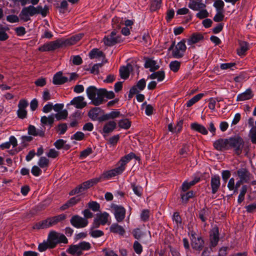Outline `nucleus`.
Returning a JSON list of instances; mask_svg holds the SVG:
<instances>
[{
	"label": "nucleus",
	"mask_w": 256,
	"mask_h": 256,
	"mask_svg": "<svg viewBox=\"0 0 256 256\" xmlns=\"http://www.w3.org/2000/svg\"><path fill=\"white\" fill-rule=\"evenodd\" d=\"M224 12H216V14H215L213 18V20L215 22H218L222 21L224 18Z\"/></svg>",
	"instance_id": "obj_61"
},
{
	"label": "nucleus",
	"mask_w": 256,
	"mask_h": 256,
	"mask_svg": "<svg viewBox=\"0 0 256 256\" xmlns=\"http://www.w3.org/2000/svg\"><path fill=\"white\" fill-rule=\"evenodd\" d=\"M203 39L204 36L202 34L198 32L194 33L188 40V44L192 45L193 44L198 42L200 40Z\"/></svg>",
	"instance_id": "obj_29"
},
{
	"label": "nucleus",
	"mask_w": 256,
	"mask_h": 256,
	"mask_svg": "<svg viewBox=\"0 0 256 256\" xmlns=\"http://www.w3.org/2000/svg\"><path fill=\"white\" fill-rule=\"evenodd\" d=\"M92 152V148L90 147H88L86 149L80 152V159L85 158Z\"/></svg>",
	"instance_id": "obj_54"
},
{
	"label": "nucleus",
	"mask_w": 256,
	"mask_h": 256,
	"mask_svg": "<svg viewBox=\"0 0 256 256\" xmlns=\"http://www.w3.org/2000/svg\"><path fill=\"white\" fill-rule=\"evenodd\" d=\"M66 218V215L64 214L48 217L45 220L34 224L32 228L36 230L46 229L64 220Z\"/></svg>",
	"instance_id": "obj_1"
},
{
	"label": "nucleus",
	"mask_w": 256,
	"mask_h": 256,
	"mask_svg": "<svg viewBox=\"0 0 256 256\" xmlns=\"http://www.w3.org/2000/svg\"><path fill=\"white\" fill-rule=\"evenodd\" d=\"M54 118H56L58 120H65L66 118L68 112L66 110L58 112L57 114H52Z\"/></svg>",
	"instance_id": "obj_46"
},
{
	"label": "nucleus",
	"mask_w": 256,
	"mask_h": 256,
	"mask_svg": "<svg viewBox=\"0 0 256 256\" xmlns=\"http://www.w3.org/2000/svg\"><path fill=\"white\" fill-rule=\"evenodd\" d=\"M189 234L190 235L192 248L199 252L202 250L204 244V241L202 236L198 234L194 230L191 231Z\"/></svg>",
	"instance_id": "obj_5"
},
{
	"label": "nucleus",
	"mask_w": 256,
	"mask_h": 256,
	"mask_svg": "<svg viewBox=\"0 0 256 256\" xmlns=\"http://www.w3.org/2000/svg\"><path fill=\"white\" fill-rule=\"evenodd\" d=\"M116 128V123L114 120H110L104 126L102 133L104 134L103 136L106 140V134L112 132Z\"/></svg>",
	"instance_id": "obj_17"
},
{
	"label": "nucleus",
	"mask_w": 256,
	"mask_h": 256,
	"mask_svg": "<svg viewBox=\"0 0 256 256\" xmlns=\"http://www.w3.org/2000/svg\"><path fill=\"white\" fill-rule=\"evenodd\" d=\"M68 79L67 77L62 76L61 71L57 72L53 76L52 83L55 85H62L68 82Z\"/></svg>",
	"instance_id": "obj_18"
},
{
	"label": "nucleus",
	"mask_w": 256,
	"mask_h": 256,
	"mask_svg": "<svg viewBox=\"0 0 256 256\" xmlns=\"http://www.w3.org/2000/svg\"><path fill=\"white\" fill-rule=\"evenodd\" d=\"M123 42V38L120 34H116V32L114 30L110 34L108 35L104 38V42L105 45L112 46L116 44L121 43Z\"/></svg>",
	"instance_id": "obj_6"
},
{
	"label": "nucleus",
	"mask_w": 256,
	"mask_h": 256,
	"mask_svg": "<svg viewBox=\"0 0 256 256\" xmlns=\"http://www.w3.org/2000/svg\"><path fill=\"white\" fill-rule=\"evenodd\" d=\"M137 88H138L139 90L142 91L143 90L146 86V81L144 78H142L139 80L136 85Z\"/></svg>",
	"instance_id": "obj_62"
},
{
	"label": "nucleus",
	"mask_w": 256,
	"mask_h": 256,
	"mask_svg": "<svg viewBox=\"0 0 256 256\" xmlns=\"http://www.w3.org/2000/svg\"><path fill=\"white\" fill-rule=\"evenodd\" d=\"M70 223L74 227L76 228H81L86 227L88 224V221L86 218L76 214L71 218Z\"/></svg>",
	"instance_id": "obj_9"
},
{
	"label": "nucleus",
	"mask_w": 256,
	"mask_h": 256,
	"mask_svg": "<svg viewBox=\"0 0 256 256\" xmlns=\"http://www.w3.org/2000/svg\"><path fill=\"white\" fill-rule=\"evenodd\" d=\"M87 207L88 209L94 212L100 211V204L96 201L90 200L87 204Z\"/></svg>",
	"instance_id": "obj_41"
},
{
	"label": "nucleus",
	"mask_w": 256,
	"mask_h": 256,
	"mask_svg": "<svg viewBox=\"0 0 256 256\" xmlns=\"http://www.w3.org/2000/svg\"><path fill=\"white\" fill-rule=\"evenodd\" d=\"M100 112H104V110L99 107H94L88 112V116L93 120H98Z\"/></svg>",
	"instance_id": "obj_28"
},
{
	"label": "nucleus",
	"mask_w": 256,
	"mask_h": 256,
	"mask_svg": "<svg viewBox=\"0 0 256 256\" xmlns=\"http://www.w3.org/2000/svg\"><path fill=\"white\" fill-rule=\"evenodd\" d=\"M47 242L50 249L54 248L58 244L68 243V240L64 234H60L54 230H52L49 232Z\"/></svg>",
	"instance_id": "obj_2"
},
{
	"label": "nucleus",
	"mask_w": 256,
	"mask_h": 256,
	"mask_svg": "<svg viewBox=\"0 0 256 256\" xmlns=\"http://www.w3.org/2000/svg\"><path fill=\"white\" fill-rule=\"evenodd\" d=\"M129 66L132 67V66L128 64L127 66H123L120 68V76L124 80L127 79L130 76Z\"/></svg>",
	"instance_id": "obj_39"
},
{
	"label": "nucleus",
	"mask_w": 256,
	"mask_h": 256,
	"mask_svg": "<svg viewBox=\"0 0 256 256\" xmlns=\"http://www.w3.org/2000/svg\"><path fill=\"white\" fill-rule=\"evenodd\" d=\"M6 28L4 27L0 28V40L5 41L7 40L9 36L6 32Z\"/></svg>",
	"instance_id": "obj_57"
},
{
	"label": "nucleus",
	"mask_w": 256,
	"mask_h": 256,
	"mask_svg": "<svg viewBox=\"0 0 256 256\" xmlns=\"http://www.w3.org/2000/svg\"><path fill=\"white\" fill-rule=\"evenodd\" d=\"M110 230L111 232L118 234L120 236H124L126 232L125 230L118 223H113L110 227Z\"/></svg>",
	"instance_id": "obj_22"
},
{
	"label": "nucleus",
	"mask_w": 256,
	"mask_h": 256,
	"mask_svg": "<svg viewBox=\"0 0 256 256\" xmlns=\"http://www.w3.org/2000/svg\"><path fill=\"white\" fill-rule=\"evenodd\" d=\"M210 246L216 247L220 240L219 230L218 226H216L212 228L210 234Z\"/></svg>",
	"instance_id": "obj_12"
},
{
	"label": "nucleus",
	"mask_w": 256,
	"mask_h": 256,
	"mask_svg": "<svg viewBox=\"0 0 256 256\" xmlns=\"http://www.w3.org/2000/svg\"><path fill=\"white\" fill-rule=\"evenodd\" d=\"M252 90L250 88H248L244 92L239 94L237 96L236 101L240 102L248 100L252 98Z\"/></svg>",
	"instance_id": "obj_25"
},
{
	"label": "nucleus",
	"mask_w": 256,
	"mask_h": 256,
	"mask_svg": "<svg viewBox=\"0 0 256 256\" xmlns=\"http://www.w3.org/2000/svg\"><path fill=\"white\" fill-rule=\"evenodd\" d=\"M190 146L188 144H184L180 150V154L182 158H186L189 155L190 152Z\"/></svg>",
	"instance_id": "obj_40"
},
{
	"label": "nucleus",
	"mask_w": 256,
	"mask_h": 256,
	"mask_svg": "<svg viewBox=\"0 0 256 256\" xmlns=\"http://www.w3.org/2000/svg\"><path fill=\"white\" fill-rule=\"evenodd\" d=\"M204 94L202 93L198 94L194 96L193 98L187 101L184 104L186 107L190 108L198 102L203 96Z\"/></svg>",
	"instance_id": "obj_36"
},
{
	"label": "nucleus",
	"mask_w": 256,
	"mask_h": 256,
	"mask_svg": "<svg viewBox=\"0 0 256 256\" xmlns=\"http://www.w3.org/2000/svg\"><path fill=\"white\" fill-rule=\"evenodd\" d=\"M86 93L88 98L90 100L91 102L95 106H98L100 104H96V100L98 99L99 89L97 88L95 86H89L86 89Z\"/></svg>",
	"instance_id": "obj_10"
},
{
	"label": "nucleus",
	"mask_w": 256,
	"mask_h": 256,
	"mask_svg": "<svg viewBox=\"0 0 256 256\" xmlns=\"http://www.w3.org/2000/svg\"><path fill=\"white\" fill-rule=\"evenodd\" d=\"M164 72L161 70L156 72H154L153 73L148 76V78L152 80L157 78L158 82H162L164 80Z\"/></svg>",
	"instance_id": "obj_35"
},
{
	"label": "nucleus",
	"mask_w": 256,
	"mask_h": 256,
	"mask_svg": "<svg viewBox=\"0 0 256 256\" xmlns=\"http://www.w3.org/2000/svg\"><path fill=\"white\" fill-rule=\"evenodd\" d=\"M110 218V215L106 212L97 213L90 226V230H92L98 228L101 225H106L108 221V218Z\"/></svg>",
	"instance_id": "obj_4"
},
{
	"label": "nucleus",
	"mask_w": 256,
	"mask_h": 256,
	"mask_svg": "<svg viewBox=\"0 0 256 256\" xmlns=\"http://www.w3.org/2000/svg\"><path fill=\"white\" fill-rule=\"evenodd\" d=\"M90 234L94 238H100L104 235V232L101 230H91L90 229Z\"/></svg>",
	"instance_id": "obj_53"
},
{
	"label": "nucleus",
	"mask_w": 256,
	"mask_h": 256,
	"mask_svg": "<svg viewBox=\"0 0 256 256\" xmlns=\"http://www.w3.org/2000/svg\"><path fill=\"white\" fill-rule=\"evenodd\" d=\"M35 10L34 11V16L38 14H40L42 17H46L49 12L48 7L45 5L43 8L41 6H38L34 7Z\"/></svg>",
	"instance_id": "obj_31"
},
{
	"label": "nucleus",
	"mask_w": 256,
	"mask_h": 256,
	"mask_svg": "<svg viewBox=\"0 0 256 256\" xmlns=\"http://www.w3.org/2000/svg\"><path fill=\"white\" fill-rule=\"evenodd\" d=\"M216 12H224V3L222 0H216L213 4Z\"/></svg>",
	"instance_id": "obj_42"
},
{
	"label": "nucleus",
	"mask_w": 256,
	"mask_h": 256,
	"mask_svg": "<svg viewBox=\"0 0 256 256\" xmlns=\"http://www.w3.org/2000/svg\"><path fill=\"white\" fill-rule=\"evenodd\" d=\"M236 172L240 180L246 183H248L250 180L252 174L246 168H239Z\"/></svg>",
	"instance_id": "obj_14"
},
{
	"label": "nucleus",
	"mask_w": 256,
	"mask_h": 256,
	"mask_svg": "<svg viewBox=\"0 0 256 256\" xmlns=\"http://www.w3.org/2000/svg\"><path fill=\"white\" fill-rule=\"evenodd\" d=\"M45 128L44 129L42 128H36L35 126L30 124L28 128V133L30 136H39L44 137L45 135Z\"/></svg>",
	"instance_id": "obj_15"
},
{
	"label": "nucleus",
	"mask_w": 256,
	"mask_h": 256,
	"mask_svg": "<svg viewBox=\"0 0 256 256\" xmlns=\"http://www.w3.org/2000/svg\"><path fill=\"white\" fill-rule=\"evenodd\" d=\"M118 126L125 130L128 129L131 126V122L128 118L120 120L118 122Z\"/></svg>",
	"instance_id": "obj_45"
},
{
	"label": "nucleus",
	"mask_w": 256,
	"mask_h": 256,
	"mask_svg": "<svg viewBox=\"0 0 256 256\" xmlns=\"http://www.w3.org/2000/svg\"><path fill=\"white\" fill-rule=\"evenodd\" d=\"M84 138V134L81 132H76L73 136H71V140H82Z\"/></svg>",
	"instance_id": "obj_60"
},
{
	"label": "nucleus",
	"mask_w": 256,
	"mask_h": 256,
	"mask_svg": "<svg viewBox=\"0 0 256 256\" xmlns=\"http://www.w3.org/2000/svg\"><path fill=\"white\" fill-rule=\"evenodd\" d=\"M195 196V193L193 190H190L185 192H180V196L182 204H186L190 198Z\"/></svg>",
	"instance_id": "obj_33"
},
{
	"label": "nucleus",
	"mask_w": 256,
	"mask_h": 256,
	"mask_svg": "<svg viewBox=\"0 0 256 256\" xmlns=\"http://www.w3.org/2000/svg\"><path fill=\"white\" fill-rule=\"evenodd\" d=\"M66 252L72 255L76 254L78 256H80L82 254V252L81 250H80L78 244H73L70 246L67 249Z\"/></svg>",
	"instance_id": "obj_37"
},
{
	"label": "nucleus",
	"mask_w": 256,
	"mask_h": 256,
	"mask_svg": "<svg viewBox=\"0 0 256 256\" xmlns=\"http://www.w3.org/2000/svg\"><path fill=\"white\" fill-rule=\"evenodd\" d=\"M54 122V118L52 114L48 116H42L40 118V122L43 126H49L50 128L52 126Z\"/></svg>",
	"instance_id": "obj_26"
},
{
	"label": "nucleus",
	"mask_w": 256,
	"mask_h": 256,
	"mask_svg": "<svg viewBox=\"0 0 256 256\" xmlns=\"http://www.w3.org/2000/svg\"><path fill=\"white\" fill-rule=\"evenodd\" d=\"M186 41L185 39H183L177 43V58H180L184 55L186 48Z\"/></svg>",
	"instance_id": "obj_23"
},
{
	"label": "nucleus",
	"mask_w": 256,
	"mask_h": 256,
	"mask_svg": "<svg viewBox=\"0 0 256 256\" xmlns=\"http://www.w3.org/2000/svg\"><path fill=\"white\" fill-rule=\"evenodd\" d=\"M98 96L99 100H96V104H100V105L107 101L106 100L104 99L105 98L107 99H112L115 97V94L112 90L108 91L106 88H99Z\"/></svg>",
	"instance_id": "obj_8"
},
{
	"label": "nucleus",
	"mask_w": 256,
	"mask_h": 256,
	"mask_svg": "<svg viewBox=\"0 0 256 256\" xmlns=\"http://www.w3.org/2000/svg\"><path fill=\"white\" fill-rule=\"evenodd\" d=\"M68 128V125L66 123H60L55 128L59 135L64 134L67 131Z\"/></svg>",
	"instance_id": "obj_43"
},
{
	"label": "nucleus",
	"mask_w": 256,
	"mask_h": 256,
	"mask_svg": "<svg viewBox=\"0 0 256 256\" xmlns=\"http://www.w3.org/2000/svg\"><path fill=\"white\" fill-rule=\"evenodd\" d=\"M199 10L200 12L196 14V16L198 18L202 20L208 16V12L206 9L203 8Z\"/></svg>",
	"instance_id": "obj_56"
},
{
	"label": "nucleus",
	"mask_w": 256,
	"mask_h": 256,
	"mask_svg": "<svg viewBox=\"0 0 256 256\" xmlns=\"http://www.w3.org/2000/svg\"><path fill=\"white\" fill-rule=\"evenodd\" d=\"M214 148L218 151L228 150V138H220L216 140L213 144Z\"/></svg>",
	"instance_id": "obj_13"
},
{
	"label": "nucleus",
	"mask_w": 256,
	"mask_h": 256,
	"mask_svg": "<svg viewBox=\"0 0 256 256\" xmlns=\"http://www.w3.org/2000/svg\"><path fill=\"white\" fill-rule=\"evenodd\" d=\"M38 164L40 168H47L49 165V160L44 156H42L40 158Z\"/></svg>",
	"instance_id": "obj_47"
},
{
	"label": "nucleus",
	"mask_w": 256,
	"mask_h": 256,
	"mask_svg": "<svg viewBox=\"0 0 256 256\" xmlns=\"http://www.w3.org/2000/svg\"><path fill=\"white\" fill-rule=\"evenodd\" d=\"M58 46V44L56 41H52L41 46L38 50L40 52L51 51L56 49Z\"/></svg>",
	"instance_id": "obj_20"
},
{
	"label": "nucleus",
	"mask_w": 256,
	"mask_h": 256,
	"mask_svg": "<svg viewBox=\"0 0 256 256\" xmlns=\"http://www.w3.org/2000/svg\"><path fill=\"white\" fill-rule=\"evenodd\" d=\"M132 234L134 238L140 240L144 234V233L140 228H136L132 230Z\"/></svg>",
	"instance_id": "obj_52"
},
{
	"label": "nucleus",
	"mask_w": 256,
	"mask_h": 256,
	"mask_svg": "<svg viewBox=\"0 0 256 256\" xmlns=\"http://www.w3.org/2000/svg\"><path fill=\"white\" fill-rule=\"evenodd\" d=\"M116 168L114 169L107 170L104 172L102 176L104 179L108 180L116 176L122 174Z\"/></svg>",
	"instance_id": "obj_34"
},
{
	"label": "nucleus",
	"mask_w": 256,
	"mask_h": 256,
	"mask_svg": "<svg viewBox=\"0 0 256 256\" xmlns=\"http://www.w3.org/2000/svg\"><path fill=\"white\" fill-rule=\"evenodd\" d=\"M190 128L192 130L198 132L204 135H206L208 134V131L206 128L197 122L191 124Z\"/></svg>",
	"instance_id": "obj_27"
},
{
	"label": "nucleus",
	"mask_w": 256,
	"mask_h": 256,
	"mask_svg": "<svg viewBox=\"0 0 256 256\" xmlns=\"http://www.w3.org/2000/svg\"><path fill=\"white\" fill-rule=\"evenodd\" d=\"M133 248L136 254H140L142 252V246L137 240L134 241L133 245Z\"/></svg>",
	"instance_id": "obj_55"
},
{
	"label": "nucleus",
	"mask_w": 256,
	"mask_h": 256,
	"mask_svg": "<svg viewBox=\"0 0 256 256\" xmlns=\"http://www.w3.org/2000/svg\"><path fill=\"white\" fill-rule=\"evenodd\" d=\"M220 185V178L219 175L214 174L212 176L210 180V186L212 188V193L215 194L219 189Z\"/></svg>",
	"instance_id": "obj_16"
},
{
	"label": "nucleus",
	"mask_w": 256,
	"mask_h": 256,
	"mask_svg": "<svg viewBox=\"0 0 256 256\" xmlns=\"http://www.w3.org/2000/svg\"><path fill=\"white\" fill-rule=\"evenodd\" d=\"M131 186L134 194L138 196H140L142 192V187L134 183L131 184Z\"/></svg>",
	"instance_id": "obj_50"
},
{
	"label": "nucleus",
	"mask_w": 256,
	"mask_h": 256,
	"mask_svg": "<svg viewBox=\"0 0 256 256\" xmlns=\"http://www.w3.org/2000/svg\"><path fill=\"white\" fill-rule=\"evenodd\" d=\"M122 157L119 162H118V166L116 168L118 171L122 174L125 170V166L128 163Z\"/></svg>",
	"instance_id": "obj_49"
},
{
	"label": "nucleus",
	"mask_w": 256,
	"mask_h": 256,
	"mask_svg": "<svg viewBox=\"0 0 256 256\" xmlns=\"http://www.w3.org/2000/svg\"><path fill=\"white\" fill-rule=\"evenodd\" d=\"M251 142L256 144V128H252L250 131Z\"/></svg>",
	"instance_id": "obj_64"
},
{
	"label": "nucleus",
	"mask_w": 256,
	"mask_h": 256,
	"mask_svg": "<svg viewBox=\"0 0 256 256\" xmlns=\"http://www.w3.org/2000/svg\"><path fill=\"white\" fill-rule=\"evenodd\" d=\"M208 210L206 206H204L199 212L198 217L202 222H205L207 220L206 216H208Z\"/></svg>",
	"instance_id": "obj_44"
},
{
	"label": "nucleus",
	"mask_w": 256,
	"mask_h": 256,
	"mask_svg": "<svg viewBox=\"0 0 256 256\" xmlns=\"http://www.w3.org/2000/svg\"><path fill=\"white\" fill-rule=\"evenodd\" d=\"M31 172L34 176H38L42 174V170L38 166H34L32 168Z\"/></svg>",
	"instance_id": "obj_63"
},
{
	"label": "nucleus",
	"mask_w": 256,
	"mask_h": 256,
	"mask_svg": "<svg viewBox=\"0 0 256 256\" xmlns=\"http://www.w3.org/2000/svg\"><path fill=\"white\" fill-rule=\"evenodd\" d=\"M244 142L242 137L237 135L228 138V150L233 148L237 156H240L242 152Z\"/></svg>",
	"instance_id": "obj_3"
},
{
	"label": "nucleus",
	"mask_w": 256,
	"mask_h": 256,
	"mask_svg": "<svg viewBox=\"0 0 256 256\" xmlns=\"http://www.w3.org/2000/svg\"><path fill=\"white\" fill-rule=\"evenodd\" d=\"M84 98L82 96L74 97L70 102L76 108L82 109L86 106V102H84Z\"/></svg>",
	"instance_id": "obj_19"
},
{
	"label": "nucleus",
	"mask_w": 256,
	"mask_h": 256,
	"mask_svg": "<svg viewBox=\"0 0 256 256\" xmlns=\"http://www.w3.org/2000/svg\"><path fill=\"white\" fill-rule=\"evenodd\" d=\"M88 56L90 59L105 58L104 54L102 51L96 48H93L91 50L88 54Z\"/></svg>",
	"instance_id": "obj_32"
},
{
	"label": "nucleus",
	"mask_w": 256,
	"mask_h": 256,
	"mask_svg": "<svg viewBox=\"0 0 256 256\" xmlns=\"http://www.w3.org/2000/svg\"><path fill=\"white\" fill-rule=\"evenodd\" d=\"M156 62L155 60L150 58H146L144 64V67L146 68H150V71L151 72H155L158 70L160 66L156 65Z\"/></svg>",
	"instance_id": "obj_21"
},
{
	"label": "nucleus",
	"mask_w": 256,
	"mask_h": 256,
	"mask_svg": "<svg viewBox=\"0 0 256 256\" xmlns=\"http://www.w3.org/2000/svg\"><path fill=\"white\" fill-rule=\"evenodd\" d=\"M150 12H156L159 10L162 5V0H150Z\"/></svg>",
	"instance_id": "obj_38"
},
{
	"label": "nucleus",
	"mask_w": 256,
	"mask_h": 256,
	"mask_svg": "<svg viewBox=\"0 0 256 256\" xmlns=\"http://www.w3.org/2000/svg\"><path fill=\"white\" fill-rule=\"evenodd\" d=\"M221 174L222 181L224 183V186H226L228 180L230 178L231 172L228 170H222L221 172Z\"/></svg>",
	"instance_id": "obj_51"
},
{
	"label": "nucleus",
	"mask_w": 256,
	"mask_h": 256,
	"mask_svg": "<svg viewBox=\"0 0 256 256\" xmlns=\"http://www.w3.org/2000/svg\"><path fill=\"white\" fill-rule=\"evenodd\" d=\"M66 142V140L62 139H58L54 142V145L58 150H61L63 148Z\"/></svg>",
	"instance_id": "obj_58"
},
{
	"label": "nucleus",
	"mask_w": 256,
	"mask_h": 256,
	"mask_svg": "<svg viewBox=\"0 0 256 256\" xmlns=\"http://www.w3.org/2000/svg\"><path fill=\"white\" fill-rule=\"evenodd\" d=\"M110 208L117 222H122L126 216V210L125 208L121 205L115 204H112Z\"/></svg>",
	"instance_id": "obj_7"
},
{
	"label": "nucleus",
	"mask_w": 256,
	"mask_h": 256,
	"mask_svg": "<svg viewBox=\"0 0 256 256\" xmlns=\"http://www.w3.org/2000/svg\"><path fill=\"white\" fill-rule=\"evenodd\" d=\"M120 138V136L119 134L114 135L110 137L108 140V144H111L112 146H116Z\"/></svg>",
	"instance_id": "obj_59"
},
{
	"label": "nucleus",
	"mask_w": 256,
	"mask_h": 256,
	"mask_svg": "<svg viewBox=\"0 0 256 256\" xmlns=\"http://www.w3.org/2000/svg\"><path fill=\"white\" fill-rule=\"evenodd\" d=\"M240 48L237 50V54L240 56H245L246 51L249 50L248 43L245 41H240Z\"/></svg>",
	"instance_id": "obj_30"
},
{
	"label": "nucleus",
	"mask_w": 256,
	"mask_h": 256,
	"mask_svg": "<svg viewBox=\"0 0 256 256\" xmlns=\"http://www.w3.org/2000/svg\"><path fill=\"white\" fill-rule=\"evenodd\" d=\"M34 10H35L34 6L32 5L24 6L19 14L20 19L24 22L30 20V16H34Z\"/></svg>",
	"instance_id": "obj_11"
},
{
	"label": "nucleus",
	"mask_w": 256,
	"mask_h": 256,
	"mask_svg": "<svg viewBox=\"0 0 256 256\" xmlns=\"http://www.w3.org/2000/svg\"><path fill=\"white\" fill-rule=\"evenodd\" d=\"M80 250H90L92 246L89 242L82 241L78 244Z\"/></svg>",
	"instance_id": "obj_48"
},
{
	"label": "nucleus",
	"mask_w": 256,
	"mask_h": 256,
	"mask_svg": "<svg viewBox=\"0 0 256 256\" xmlns=\"http://www.w3.org/2000/svg\"><path fill=\"white\" fill-rule=\"evenodd\" d=\"M188 6L189 8L194 10H199L206 7L204 4L195 0H190Z\"/></svg>",
	"instance_id": "obj_24"
}]
</instances>
